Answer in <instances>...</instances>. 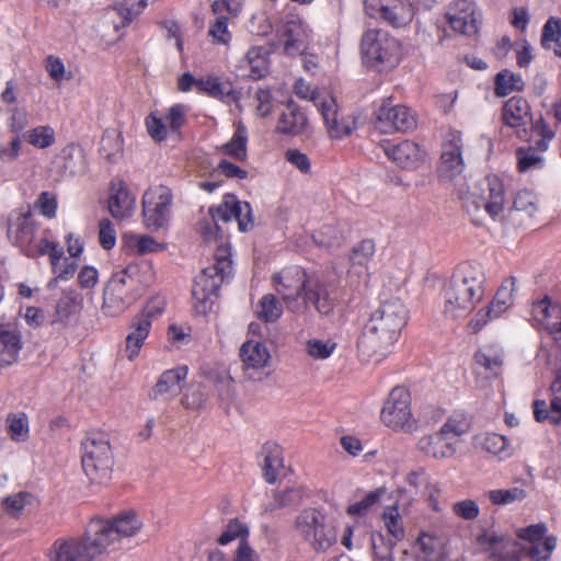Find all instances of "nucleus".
Segmentation results:
<instances>
[{"mask_svg": "<svg viewBox=\"0 0 561 561\" xmlns=\"http://www.w3.org/2000/svg\"><path fill=\"white\" fill-rule=\"evenodd\" d=\"M141 528L142 522L133 512L107 520H92L81 540L66 541L56 548L53 561H92L105 552L110 545L136 536Z\"/></svg>", "mask_w": 561, "mask_h": 561, "instance_id": "obj_1", "label": "nucleus"}, {"mask_svg": "<svg viewBox=\"0 0 561 561\" xmlns=\"http://www.w3.org/2000/svg\"><path fill=\"white\" fill-rule=\"evenodd\" d=\"M408 314L409 311L400 298L381 301L357 340L359 358L377 363L389 355L408 322Z\"/></svg>", "mask_w": 561, "mask_h": 561, "instance_id": "obj_2", "label": "nucleus"}, {"mask_svg": "<svg viewBox=\"0 0 561 561\" xmlns=\"http://www.w3.org/2000/svg\"><path fill=\"white\" fill-rule=\"evenodd\" d=\"M484 284L481 266L470 262L459 264L442 291L444 317L458 319L469 314L483 298Z\"/></svg>", "mask_w": 561, "mask_h": 561, "instance_id": "obj_3", "label": "nucleus"}, {"mask_svg": "<svg viewBox=\"0 0 561 561\" xmlns=\"http://www.w3.org/2000/svg\"><path fill=\"white\" fill-rule=\"evenodd\" d=\"M153 279L148 262L133 263L112 275L103 293V311L112 317L122 314L135 304Z\"/></svg>", "mask_w": 561, "mask_h": 561, "instance_id": "obj_4", "label": "nucleus"}, {"mask_svg": "<svg viewBox=\"0 0 561 561\" xmlns=\"http://www.w3.org/2000/svg\"><path fill=\"white\" fill-rule=\"evenodd\" d=\"M460 198L471 218V221L481 226L488 219L496 220L504 210L505 188L496 175H486L472 181L467 190H459Z\"/></svg>", "mask_w": 561, "mask_h": 561, "instance_id": "obj_5", "label": "nucleus"}, {"mask_svg": "<svg viewBox=\"0 0 561 561\" xmlns=\"http://www.w3.org/2000/svg\"><path fill=\"white\" fill-rule=\"evenodd\" d=\"M231 274L232 261L230 259V251L227 247H218L214 264L203 268L193 284L192 297L196 313L206 314L211 310L221 285Z\"/></svg>", "mask_w": 561, "mask_h": 561, "instance_id": "obj_6", "label": "nucleus"}, {"mask_svg": "<svg viewBox=\"0 0 561 561\" xmlns=\"http://www.w3.org/2000/svg\"><path fill=\"white\" fill-rule=\"evenodd\" d=\"M293 530L316 553H324L337 542V525L319 507H306L294 518Z\"/></svg>", "mask_w": 561, "mask_h": 561, "instance_id": "obj_7", "label": "nucleus"}, {"mask_svg": "<svg viewBox=\"0 0 561 561\" xmlns=\"http://www.w3.org/2000/svg\"><path fill=\"white\" fill-rule=\"evenodd\" d=\"M81 463L91 482L106 483L113 472L114 456L107 434L89 432L81 443Z\"/></svg>", "mask_w": 561, "mask_h": 561, "instance_id": "obj_8", "label": "nucleus"}, {"mask_svg": "<svg viewBox=\"0 0 561 561\" xmlns=\"http://www.w3.org/2000/svg\"><path fill=\"white\" fill-rule=\"evenodd\" d=\"M363 62L378 71L394 68L401 59V44L379 28L366 31L360 41Z\"/></svg>", "mask_w": 561, "mask_h": 561, "instance_id": "obj_9", "label": "nucleus"}, {"mask_svg": "<svg viewBox=\"0 0 561 561\" xmlns=\"http://www.w3.org/2000/svg\"><path fill=\"white\" fill-rule=\"evenodd\" d=\"M381 422L389 428L403 433L417 431L420 423L431 420L414 417L411 410V394L404 387H394L386 399L380 412Z\"/></svg>", "mask_w": 561, "mask_h": 561, "instance_id": "obj_10", "label": "nucleus"}, {"mask_svg": "<svg viewBox=\"0 0 561 561\" xmlns=\"http://www.w3.org/2000/svg\"><path fill=\"white\" fill-rule=\"evenodd\" d=\"M165 306L164 298L154 297L147 302L141 311L131 318L124 348L128 360H135L139 356L140 350L150 333L152 320L162 314Z\"/></svg>", "mask_w": 561, "mask_h": 561, "instance_id": "obj_11", "label": "nucleus"}, {"mask_svg": "<svg viewBox=\"0 0 561 561\" xmlns=\"http://www.w3.org/2000/svg\"><path fill=\"white\" fill-rule=\"evenodd\" d=\"M312 102L322 115L330 138L341 139L356 128V117L352 114H342L331 94H312Z\"/></svg>", "mask_w": 561, "mask_h": 561, "instance_id": "obj_12", "label": "nucleus"}, {"mask_svg": "<svg viewBox=\"0 0 561 561\" xmlns=\"http://www.w3.org/2000/svg\"><path fill=\"white\" fill-rule=\"evenodd\" d=\"M311 275L299 266H290L272 276L275 290L290 312L299 313L298 301Z\"/></svg>", "mask_w": 561, "mask_h": 561, "instance_id": "obj_13", "label": "nucleus"}, {"mask_svg": "<svg viewBox=\"0 0 561 561\" xmlns=\"http://www.w3.org/2000/svg\"><path fill=\"white\" fill-rule=\"evenodd\" d=\"M173 194L164 185L149 187L142 196V216L145 225L150 229L163 227L170 217Z\"/></svg>", "mask_w": 561, "mask_h": 561, "instance_id": "obj_14", "label": "nucleus"}, {"mask_svg": "<svg viewBox=\"0 0 561 561\" xmlns=\"http://www.w3.org/2000/svg\"><path fill=\"white\" fill-rule=\"evenodd\" d=\"M463 140L458 130H449L442 145V154L437 168L438 176L444 182H454L465 170L462 157Z\"/></svg>", "mask_w": 561, "mask_h": 561, "instance_id": "obj_15", "label": "nucleus"}, {"mask_svg": "<svg viewBox=\"0 0 561 561\" xmlns=\"http://www.w3.org/2000/svg\"><path fill=\"white\" fill-rule=\"evenodd\" d=\"M415 126V114L407 106L392 105L390 100H386L376 114L375 128L381 134L405 133Z\"/></svg>", "mask_w": 561, "mask_h": 561, "instance_id": "obj_16", "label": "nucleus"}, {"mask_svg": "<svg viewBox=\"0 0 561 561\" xmlns=\"http://www.w3.org/2000/svg\"><path fill=\"white\" fill-rule=\"evenodd\" d=\"M299 313L304 314L312 307L320 314H330L335 306V299L332 291L318 275L312 274L307 282L306 289L304 290L299 301Z\"/></svg>", "mask_w": 561, "mask_h": 561, "instance_id": "obj_17", "label": "nucleus"}, {"mask_svg": "<svg viewBox=\"0 0 561 561\" xmlns=\"http://www.w3.org/2000/svg\"><path fill=\"white\" fill-rule=\"evenodd\" d=\"M241 370L248 380L261 381L266 376L271 354L266 345L262 342L249 340L245 341L240 350Z\"/></svg>", "mask_w": 561, "mask_h": 561, "instance_id": "obj_18", "label": "nucleus"}, {"mask_svg": "<svg viewBox=\"0 0 561 561\" xmlns=\"http://www.w3.org/2000/svg\"><path fill=\"white\" fill-rule=\"evenodd\" d=\"M208 214L216 227L219 221L228 222L232 218L238 221L241 231H248L253 227L251 205L237 201L233 195H227L220 205L210 207Z\"/></svg>", "mask_w": 561, "mask_h": 561, "instance_id": "obj_19", "label": "nucleus"}, {"mask_svg": "<svg viewBox=\"0 0 561 561\" xmlns=\"http://www.w3.org/2000/svg\"><path fill=\"white\" fill-rule=\"evenodd\" d=\"M502 122L505 126L514 128L522 140H530L531 136L526 125L535 123L530 111V105L522 96L508 99L502 108Z\"/></svg>", "mask_w": 561, "mask_h": 561, "instance_id": "obj_20", "label": "nucleus"}, {"mask_svg": "<svg viewBox=\"0 0 561 561\" xmlns=\"http://www.w3.org/2000/svg\"><path fill=\"white\" fill-rule=\"evenodd\" d=\"M478 543L484 547L490 561H519L518 542L510 536L484 533L478 537Z\"/></svg>", "mask_w": 561, "mask_h": 561, "instance_id": "obj_21", "label": "nucleus"}, {"mask_svg": "<svg viewBox=\"0 0 561 561\" xmlns=\"http://www.w3.org/2000/svg\"><path fill=\"white\" fill-rule=\"evenodd\" d=\"M277 36L283 43V49L286 55L298 56L304 54L309 44V32L307 26L298 19L286 20L278 30Z\"/></svg>", "mask_w": 561, "mask_h": 561, "instance_id": "obj_22", "label": "nucleus"}, {"mask_svg": "<svg viewBox=\"0 0 561 561\" xmlns=\"http://www.w3.org/2000/svg\"><path fill=\"white\" fill-rule=\"evenodd\" d=\"M38 226L33 216L27 214H19L9 219L8 238L23 253L35 240Z\"/></svg>", "mask_w": 561, "mask_h": 561, "instance_id": "obj_23", "label": "nucleus"}, {"mask_svg": "<svg viewBox=\"0 0 561 561\" xmlns=\"http://www.w3.org/2000/svg\"><path fill=\"white\" fill-rule=\"evenodd\" d=\"M417 448L425 456L442 460L454 457L458 446L438 430L433 434L421 437L417 442Z\"/></svg>", "mask_w": 561, "mask_h": 561, "instance_id": "obj_24", "label": "nucleus"}, {"mask_svg": "<svg viewBox=\"0 0 561 561\" xmlns=\"http://www.w3.org/2000/svg\"><path fill=\"white\" fill-rule=\"evenodd\" d=\"M107 208L112 217L118 220L129 218L133 215L135 196L123 182L111 185Z\"/></svg>", "mask_w": 561, "mask_h": 561, "instance_id": "obj_25", "label": "nucleus"}, {"mask_svg": "<svg viewBox=\"0 0 561 561\" xmlns=\"http://www.w3.org/2000/svg\"><path fill=\"white\" fill-rule=\"evenodd\" d=\"M386 156L402 169H415L422 162V152L419 146L410 140L397 145L385 146Z\"/></svg>", "mask_w": 561, "mask_h": 561, "instance_id": "obj_26", "label": "nucleus"}, {"mask_svg": "<svg viewBox=\"0 0 561 561\" xmlns=\"http://www.w3.org/2000/svg\"><path fill=\"white\" fill-rule=\"evenodd\" d=\"M308 127V118L298 105L289 102L280 114L276 130L283 135H301Z\"/></svg>", "mask_w": 561, "mask_h": 561, "instance_id": "obj_27", "label": "nucleus"}, {"mask_svg": "<svg viewBox=\"0 0 561 561\" xmlns=\"http://www.w3.org/2000/svg\"><path fill=\"white\" fill-rule=\"evenodd\" d=\"M187 377L186 367H178L164 371L158 379L156 386L150 392L152 399L161 396L175 397L182 390V385Z\"/></svg>", "mask_w": 561, "mask_h": 561, "instance_id": "obj_28", "label": "nucleus"}, {"mask_svg": "<svg viewBox=\"0 0 561 561\" xmlns=\"http://www.w3.org/2000/svg\"><path fill=\"white\" fill-rule=\"evenodd\" d=\"M22 346V337L18 330L0 329V369L18 362Z\"/></svg>", "mask_w": 561, "mask_h": 561, "instance_id": "obj_29", "label": "nucleus"}, {"mask_svg": "<svg viewBox=\"0 0 561 561\" xmlns=\"http://www.w3.org/2000/svg\"><path fill=\"white\" fill-rule=\"evenodd\" d=\"M538 213V199L536 195L528 191L522 190L516 193L513 207L511 210V218L519 225L526 224L531 220Z\"/></svg>", "mask_w": 561, "mask_h": 561, "instance_id": "obj_30", "label": "nucleus"}, {"mask_svg": "<svg viewBox=\"0 0 561 561\" xmlns=\"http://www.w3.org/2000/svg\"><path fill=\"white\" fill-rule=\"evenodd\" d=\"M446 19L451 28L463 35H476L482 22V12L477 9L461 10L458 13H446Z\"/></svg>", "mask_w": 561, "mask_h": 561, "instance_id": "obj_31", "label": "nucleus"}, {"mask_svg": "<svg viewBox=\"0 0 561 561\" xmlns=\"http://www.w3.org/2000/svg\"><path fill=\"white\" fill-rule=\"evenodd\" d=\"M261 455L264 479L268 483H274L284 468L282 449L275 443L267 442L263 445Z\"/></svg>", "mask_w": 561, "mask_h": 561, "instance_id": "obj_32", "label": "nucleus"}, {"mask_svg": "<svg viewBox=\"0 0 561 561\" xmlns=\"http://www.w3.org/2000/svg\"><path fill=\"white\" fill-rule=\"evenodd\" d=\"M377 18L393 27H401L412 21L413 8L409 0H394Z\"/></svg>", "mask_w": 561, "mask_h": 561, "instance_id": "obj_33", "label": "nucleus"}, {"mask_svg": "<svg viewBox=\"0 0 561 561\" xmlns=\"http://www.w3.org/2000/svg\"><path fill=\"white\" fill-rule=\"evenodd\" d=\"M471 427V420L469 415L462 411H455L447 417L439 431L448 436L450 440L459 446L461 437L469 432Z\"/></svg>", "mask_w": 561, "mask_h": 561, "instance_id": "obj_34", "label": "nucleus"}, {"mask_svg": "<svg viewBox=\"0 0 561 561\" xmlns=\"http://www.w3.org/2000/svg\"><path fill=\"white\" fill-rule=\"evenodd\" d=\"M516 291L515 278L511 277L503 282L497 289L493 300L488 306L490 312L499 318L506 312L514 304V293Z\"/></svg>", "mask_w": 561, "mask_h": 561, "instance_id": "obj_35", "label": "nucleus"}, {"mask_svg": "<svg viewBox=\"0 0 561 561\" xmlns=\"http://www.w3.org/2000/svg\"><path fill=\"white\" fill-rule=\"evenodd\" d=\"M196 87L199 91L207 93L210 96L218 98L226 101H237L239 99V92L234 91L229 82H220L217 78L208 77L206 79H199L196 82Z\"/></svg>", "mask_w": 561, "mask_h": 561, "instance_id": "obj_36", "label": "nucleus"}, {"mask_svg": "<svg viewBox=\"0 0 561 561\" xmlns=\"http://www.w3.org/2000/svg\"><path fill=\"white\" fill-rule=\"evenodd\" d=\"M248 133L245 126L239 122L236 125L231 140L225 144L220 150L233 159L243 161L247 158Z\"/></svg>", "mask_w": 561, "mask_h": 561, "instance_id": "obj_37", "label": "nucleus"}, {"mask_svg": "<svg viewBox=\"0 0 561 561\" xmlns=\"http://www.w3.org/2000/svg\"><path fill=\"white\" fill-rule=\"evenodd\" d=\"M80 304L81 298L76 290L64 291L56 304L53 322L66 323Z\"/></svg>", "mask_w": 561, "mask_h": 561, "instance_id": "obj_38", "label": "nucleus"}, {"mask_svg": "<svg viewBox=\"0 0 561 561\" xmlns=\"http://www.w3.org/2000/svg\"><path fill=\"white\" fill-rule=\"evenodd\" d=\"M255 312L260 320L266 323H273L280 318L283 307L276 296L267 294L260 299Z\"/></svg>", "mask_w": 561, "mask_h": 561, "instance_id": "obj_39", "label": "nucleus"}, {"mask_svg": "<svg viewBox=\"0 0 561 561\" xmlns=\"http://www.w3.org/2000/svg\"><path fill=\"white\" fill-rule=\"evenodd\" d=\"M474 362L489 374V377H497L502 371L503 358L495 350L486 348L477 352Z\"/></svg>", "mask_w": 561, "mask_h": 561, "instance_id": "obj_40", "label": "nucleus"}, {"mask_svg": "<svg viewBox=\"0 0 561 561\" xmlns=\"http://www.w3.org/2000/svg\"><path fill=\"white\" fill-rule=\"evenodd\" d=\"M267 50L262 46L252 47L245 55V60L250 67V77L257 80L267 72Z\"/></svg>", "mask_w": 561, "mask_h": 561, "instance_id": "obj_41", "label": "nucleus"}, {"mask_svg": "<svg viewBox=\"0 0 561 561\" xmlns=\"http://www.w3.org/2000/svg\"><path fill=\"white\" fill-rule=\"evenodd\" d=\"M416 546L420 549L419 558L422 561H444V554L437 538L423 533L419 536Z\"/></svg>", "mask_w": 561, "mask_h": 561, "instance_id": "obj_42", "label": "nucleus"}, {"mask_svg": "<svg viewBox=\"0 0 561 561\" xmlns=\"http://www.w3.org/2000/svg\"><path fill=\"white\" fill-rule=\"evenodd\" d=\"M525 83L520 76L508 70L501 71L495 77V94L497 96H506L512 91H522Z\"/></svg>", "mask_w": 561, "mask_h": 561, "instance_id": "obj_43", "label": "nucleus"}, {"mask_svg": "<svg viewBox=\"0 0 561 561\" xmlns=\"http://www.w3.org/2000/svg\"><path fill=\"white\" fill-rule=\"evenodd\" d=\"M484 496L494 505H508L514 502L524 501L527 496V492L523 488L514 486L511 489L490 490L484 493Z\"/></svg>", "mask_w": 561, "mask_h": 561, "instance_id": "obj_44", "label": "nucleus"}, {"mask_svg": "<svg viewBox=\"0 0 561 561\" xmlns=\"http://www.w3.org/2000/svg\"><path fill=\"white\" fill-rule=\"evenodd\" d=\"M382 519L393 540L401 541L405 537V529L397 505L388 506L382 514Z\"/></svg>", "mask_w": 561, "mask_h": 561, "instance_id": "obj_45", "label": "nucleus"}, {"mask_svg": "<svg viewBox=\"0 0 561 561\" xmlns=\"http://www.w3.org/2000/svg\"><path fill=\"white\" fill-rule=\"evenodd\" d=\"M370 541L375 561H394L393 549L398 541L386 539L381 533H373Z\"/></svg>", "mask_w": 561, "mask_h": 561, "instance_id": "obj_46", "label": "nucleus"}, {"mask_svg": "<svg viewBox=\"0 0 561 561\" xmlns=\"http://www.w3.org/2000/svg\"><path fill=\"white\" fill-rule=\"evenodd\" d=\"M33 495L28 492H18L5 496L1 502L3 512L12 517H19L24 507L32 504Z\"/></svg>", "mask_w": 561, "mask_h": 561, "instance_id": "obj_47", "label": "nucleus"}, {"mask_svg": "<svg viewBox=\"0 0 561 561\" xmlns=\"http://www.w3.org/2000/svg\"><path fill=\"white\" fill-rule=\"evenodd\" d=\"M60 158L64 160V171L70 174H76L83 169V152L82 150L70 144L61 150Z\"/></svg>", "mask_w": 561, "mask_h": 561, "instance_id": "obj_48", "label": "nucleus"}, {"mask_svg": "<svg viewBox=\"0 0 561 561\" xmlns=\"http://www.w3.org/2000/svg\"><path fill=\"white\" fill-rule=\"evenodd\" d=\"M25 140L38 149L50 147L55 142V131L50 126H38L24 134Z\"/></svg>", "mask_w": 561, "mask_h": 561, "instance_id": "obj_49", "label": "nucleus"}, {"mask_svg": "<svg viewBox=\"0 0 561 561\" xmlns=\"http://www.w3.org/2000/svg\"><path fill=\"white\" fill-rule=\"evenodd\" d=\"M312 239L319 247L331 249L340 245L344 237L335 226L324 225L312 234Z\"/></svg>", "mask_w": 561, "mask_h": 561, "instance_id": "obj_50", "label": "nucleus"}, {"mask_svg": "<svg viewBox=\"0 0 561 561\" xmlns=\"http://www.w3.org/2000/svg\"><path fill=\"white\" fill-rule=\"evenodd\" d=\"M385 493L383 488L368 492L360 501L351 504L346 513L351 516H365Z\"/></svg>", "mask_w": 561, "mask_h": 561, "instance_id": "obj_51", "label": "nucleus"}, {"mask_svg": "<svg viewBox=\"0 0 561 561\" xmlns=\"http://www.w3.org/2000/svg\"><path fill=\"white\" fill-rule=\"evenodd\" d=\"M304 496L305 490L302 486H287L276 491L273 499L278 507H288L300 504Z\"/></svg>", "mask_w": 561, "mask_h": 561, "instance_id": "obj_52", "label": "nucleus"}, {"mask_svg": "<svg viewBox=\"0 0 561 561\" xmlns=\"http://www.w3.org/2000/svg\"><path fill=\"white\" fill-rule=\"evenodd\" d=\"M531 134H536L539 138L535 140V146L530 147L540 154L547 150L549 141L554 137V131L549 128L542 117L533 124Z\"/></svg>", "mask_w": 561, "mask_h": 561, "instance_id": "obj_53", "label": "nucleus"}, {"mask_svg": "<svg viewBox=\"0 0 561 561\" xmlns=\"http://www.w3.org/2000/svg\"><path fill=\"white\" fill-rule=\"evenodd\" d=\"M7 422L10 436L13 440H26L28 437V421L25 414H10L7 419Z\"/></svg>", "mask_w": 561, "mask_h": 561, "instance_id": "obj_54", "label": "nucleus"}, {"mask_svg": "<svg viewBox=\"0 0 561 561\" xmlns=\"http://www.w3.org/2000/svg\"><path fill=\"white\" fill-rule=\"evenodd\" d=\"M208 396L205 391V388L202 385H197L190 387L185 391L181 402L186 409L199 410L205 405Z\"/></svg>", "mask_w": 561, "mask_h": 561, "instance_id": "obj_55", "label": "nucleus"}, {"mask_svg": "<svg viewBox=\"0 0 561 561\" xmlns=\"http://www.w3.org/2000/svg\"><path fill=\"white\" fill-rule=\"evenodd\" d=\"M335 347L336 343L331 340L311 339L306 344V351L313 359H327L332 355Z\"/></svg>", "mask_w": 561, "mask_h": 561, "instance_id": "obj_56", "label": "nucleus"}, {"mask_svg": "<svg viewBox=\"0 0 561 561\" xmlns=\"http://www.w3.org/2000/svg\"><path fill=\"white\" fill-rule=\"evenodd\" d=\"M516 156L518 160V169L522 172L535 168H540L543 163L542 156L536 152V150L531 147L517 149Z\"/></svg>", "mask_w": 561, "mask_h": 561, "instance_id": "obj_57", "label": "nucleus"}, {"mask_svg": "<svg viewBox=\"0 0 561 561\" xmlns=\"http://www.w3.org/2000/svg\"><path fill=\"white\" fill-rule=\"evenodd\" d=\"M561 38V19L549 18L542 28L541 45L546 49L552 48L553 42Z\"/></svg>", "mask_w": 561, "mask_h": 561, "instance_id": "obj_58", "label": "nucleus"}, {"mask_svg": "<svg viewBox=\"0 0 561 561\" xmlns=\"http://www.w3.org/2000/svg\"><path fill=\"white\" fill-rule=\"evenodd\" d=\"M248 536V528L237 519H231L224 533L219 536L218 542L222 546L231 542L234 539L240 538V540L247 541L245 537Z\"/></svg>", "mask_w": 561, "mask_h": 561, "instance_id": "obj_59", "label": "nucleus"}, {"mask_svg": "<svg viewBox=\"0 0 561 561\" xmlns=\"http://www.w3.org/2000/svg\"><path fill=\"white\" fill-rule=\"evenodd\" d=\"M556 548V538L546 537L542 541L531 543L528 556L533 561H546Z\"/></svg>", "mask_w": 561, "mask_h": 561, "instance_id": "obj_60", "label": "nucleus"}, {"mask_svg": "<svg viewBox=\"0 0 561 561\" xmlns=\"http://www.w3.org/2000/svg\"><path fill=\"white\" fill-rule=\"evenodd\" d=\"M217 15L208 30V34L215 42L226 45L231 41V34L228 31V18L220 14Z\"/></svg>", "mask_w": 561, "mask_h": 561, "instance_id": "obj_61", "label": "nucleus"}, {"mask_svg": "<svg viewBox=\"0 0 561 561\" xmlns=\"http://www.w3.org/2000/svg\"><path fill=\"white\" fill-rule=\"evenodd\" d=\"M375 244L371 240H363L352 251L351 261L353 264L364 265L373 256Z\"/></svg>", "mask_w": 561, "mask_h": 561, "instance_id": "obj_62", "label": "nucleus"}, {"mask_svg": "<svg viewBox=\"0 0 561 561\" xmlns=\"http://www.w3.org/2000/svg\"><path fill=\"white\" fill-rule=\"evenodd\" d=\"M453 511L458 517L466 520L476 519L480 514L478 504L470 499L454 503Z\"/></svg>", "mask_w": 561, "mask_h": 561, "instance_id": "obj_63", "label": "nucleus"}, {"mask_svg": "<svg viewBox=\"0 0 561 561\" xmlns=\"http://www.w3.org/2000/svg\"><path fill=\"white\" fill-rule=\"evenodd\" d=\"M99 241L103 249L111 250L116 243V231L108 219H103L99 225Z\"/></svg>", "mask_w": 561, "mask_h": 561, "instance_id": "obj_64", "label": "nucleus"}]
</instances>
